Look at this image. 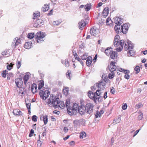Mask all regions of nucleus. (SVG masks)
I'll return each instance as SVG.
<instances>
[{"label":"nucleus","mask_w":147,"mask_h":147,"mask_svg":"<svg viewBox=\"0 0 147 147\" xmlns=\"http://www.w3.org/2000/svg\"><path fill=\"white\" fill-rule=\"evenodd\" d=\"M121 117H118L115 120L116 121L117 123H119L121 121Z\"/></svg>","instance_id":"obj_64"},{"label":"nucleus","mask_w":147,"mask_h":147,"mask_svg":"<svg viewBox=\"0 0 147 147\" xmlns=\"http://www.w3.org/2000/svg\"><path fill=\"white\" fill-rule=\"evenodd\" d=\"M139 113L140 114V115L138 116V120H141L143 117V113L141 111H139Z\"/></svg>","instance_id":"obj_46"},{"label":"nucleus","mask_w":147,"mask_h":147,"mask_svg":"<svg viewBox=\"0 0 147 147\" xmlns=\"http://www.w3.org/2000/svg\"><path fill=\"white\" fill-rule=\"evenodd\" d=\"M33 15V19L35 20V21L33 22V24H34V26L36 27V22L37 21V14L35 13H34Z\"/></svg>","instance_id":"obj_30"},{"label":"nucleus","mask_w":147,"mask_h":147,"mask_svg":"<svg viewBox=\"0 0 147 147\" xmlns=\"http://www.w3.org/2000/svg\"><path fill=\"white\" fill-rule=\"evenodd\" d=\"M86 134L84 131H82L80 134V137L81 139H83L86 137Z\"/></svg>","instance_id":"obj_34"},{"label":"nucleus","mask_w":147,"mask_h":147,"mask_svg":"<svg viewBox=\"0 0 147 147\" xmlns=\"http://www.w3.org/2000/svg\"><path fill=\"white\" fill-rule=\"evenodd\" d=\"M7 69L9 70H10L11 69L13 68V65H14V64L13 63H7Z\"/></svg>","instance_id":"obj_28"},{"label":"nucleus","mask_w":147,"mask_h":147,"mask_svg":"<svg viewBox=\"0 0 147 147\" xmlns=\"http://www.w3.org/2000/svg\"><path fill=\"white\" fill-rule=\"evenodd\" d=\"M95 116L96 117V118H97L98 117H100V115L99 114V112L98 111H97L96 114H95Z\"/></svg>","instance_id":"obj_61"},{"label":"nucleus","mask_w":147,"mask_h":147,"mask_svg":"<svg viewBox=\"0 0 147 147\" xmlns=\"http://www.w3.org/2000/svg\"><path fill=\"white\" fill-rule=\"evenodd\" d=\"M37 88V85L35 84H32L31 87V89L33 88Z\"/></svg>","instance_id":"obj_60"},{"label":"nucleus","mask_w":147,"mask_h":147,"mask_svg":"<svg viewBox=\"0 0 147 147\" xmlns=\"http://www.w3.org/2000/svg\"><path fill=\"white\" fill-rule=\"evenodd\" d=\"M114 21L117 25H121L123 23L122 20L118 17H116L114 18Z\"/></svg>","instance_id":"obj_15"},{"label":"nucleus","mask_w":147,"mask_h":147,"mask_svg":"<svg viewBox=\"0 0 147 147\" xmlns=\"http://www.w3.org/2000/svg\"><path fill=\"white\" fill-rule=\"evenodd\" d=\"M90 34L92 36H95L98 33V30L95 28H93L90 31Z\"/></svg>","instance_id":"obj_13"},{"label":"nucleus","mask_w":147,"mask_h":147,"mask_svg":"<svg viewBox=\"0 0 147 147\" xmlns=\"http://www.w3.org/2000/svg\"><path fill=\"white\" fill-rule=\"evenodd\" d=\"M109 11V9L108 7H106L104 9L102 13V15L105 18L108 15Z\"/></svg>","instance_id":"obj_20"},{"label":"nucleus","mask_w":147,"mask_h":147,"mask_svg":"<svg viewBox=\"0 0 147 147\" xmlns=\"http://www.w3.org/2000/svg\"><path fill=\"white\" fill-rule=\"evenodd\" d=\"M123 30V33L125 34L127 32L128 30V26L127 24H123L122 26H121V27Z\"/></svg>","instance_id":"obj_16"},{"label":"nucleus","mask_w":147,"mask_h":147,"mask_svg":"<svg viewBox=\"0 0 147 147\" xmlns=\"http://www.w3.org/2000/svg\"><path fill=\"white\" fill-rule=\"evenodd\" d=\"M69 91V88H65L63 89V93L66 96L68 93Z\"/></svg>","instance_id":"obj_33"},{"label":"nucleus","mask_w":147,"mask_h":147,"mask_svg":"<svg viewBox=\"0 0 147 147\" xmlns=\"http://www.w3.org/2000/svg\"><path fill=\"white\" fill-rule=\"evenodd\" d=\"M109 56H110L111 59H114L116 58L117 57V53L116 52L114 51H112Z\"/></svg>","instance_id":"obj_22"},{"label":"nucleus","mask_w":147,"mask_h":147,"mask_svg":"<svg viewBox=\"0 0 147 147\" xmlns=\"http://www.w3.org/2000/svg\"><path fill=\"white\" fill-rule=\"evenodd\" d=\"M88 96L92 99L95 102L98 101V102H100L102 101V97L101 96V92H97V91L93 93L92 91H89L88 93Z\"/></svg>","instance_id":"obj_3"},{"label":"nucleus","mask_w":147,"mask_h":147,"mask_svg":"<svg viewBox=\"0 0 147 147\" xmlns=\"http://www.w3.org/2000/svg\"><path fill=\"white\" fill-rule=\"evenodd\" d=\"M70 104V100L69 99H67L66 100V102H65V106L66 107H67V108L68 107H70L69 105Z\"/></svg>","instance_id":"obj_45"},{"label":"nucleus","mask_w":147,"mask_h":147,"mask_svg":"<svg viewBox=\"0 0 147 147\" xmlns=\"http://www.w3.org/2000/svg\"><path fill=\"white\" fill-rule=\"evenodd\" d=\"M79 27L81 30L83 29V28L86 25V23L84 20H82L78 23Z\"/></svg>","instance_id":"obj_19"},{"label":"nucleus","mask_w":147,"mask_h":147,"mask_svg":"<svg viewBox=\"0 0 147 147\" xmlns=\"http://www.w3.org/2000/svg\"><path fill=\"white\" fill-rule=\"evenodd\" d=\"M13 113L14 115L16 116L22 115V112L19 109H18L14 110Z\"/></svg>","instance_id":"obj_17"},{"label":"nucleus","mask_w":147,"mask_h":147,"mask_svg":"<svg viewBox=\"0 0 147 147\" xmlns=\"http://www.w3.org/2000/svg\"><path fill=\"white\" fill-rule=\"evenodd\" d=\"M15 82L17 87L19 88H22L23 82L22 79L17 78L15 80Z\"/></svg>","instance_id":"obj_12"},{"label":"nucleus","mask_w":147,"mask_h":147,"mask_svg":"<svg viewBox=\"0 0 147 147\" xmlns=\"http://www.w3.org/2000/svg\"><path fill=\"white\" fill-rule=\"evenodd\" d=\"M61 23L59 20L54 21L53 22V24L54 25H58Z\"/></svg>","instance_id":"obj_51"},{"label":"nucleus","mask_w":147,"mask_h":147,"mask_svg":"<svg viewBox=\"0 0 147 147\" xmlns=\"http://www.w3.org/2000/svg\"><path fill=\"white\" fill-rule=\"evenodd\" d=\"M106 83L102 81H99L96 84V86L98 88L97 92H101V95L103 92V90L105 89Z\"/></svg>","instance_id":"obj_5"},{"label":"nucleus","mask_w":147,"mask_h":147,"mask_svg":"<svg viewBox=\"0 0 147 147\" xmlns=\"http://www.w3.org/2000/svg\"><path fill=\"white\" fill-rule=\"evenodd\" d=\"M82 60H85L87 59V55L86 54H84L82 57Z\"/></svg>","instance_id":"obj_50"},{"label":"nucleus","mask_w":147,"mask_h":147,"mask_svg":"<svg viewBox=\"0 0 147 147\" xmlns=\"http://www.w3.org/2000/svg\"><path fill=\"white\" fill-rule=\"evenodd\" d=\"M44 85V82L43 80H41L39 81L38 84V89L40 90L41 88L43 89V88H45L44 87H43Z\"/></svg>","instance_id":"obj_21"},{"label":"nucleus","mask_w":147,"mask_h":147,"mask_svg":"<svg viewBox=\"0 0 147 147\" xmlns=\"http://www.w3.org/2000/svg\"><path fill=\"white\" fill-rule=\"evenodd\" d=\"M34 34L33 33H30L28 34L27 36L28 38L30 39H32L34 38Z\"/></svg>","instance_id":"obj_36"},{"label":"nucleus","mask_w":147,"mask_h":147,"mask_svg":"<svg viewBox=\"0 0 147 147\" xmlns=\"http://www.w3.org/2000/svg\"><path fill=\"white\" fill-rule=\"evenodd\" d=\"M106 22L107 25H109L112 22V21L111 20V18H108L106 20Z\"/></svg>","instance_id":"obj_44"},{"label":"nucleus","mask_w":147,"mask_h":147,"mask_svg":"<svg viewBox=\"0 0 147 147\" xmlns=\"http://www.w3.org/2000/svg\"><path fill=\"white\" fill-rule=\"evenodd\" d=\"M9 50L6 49L2 53V54L3 55H9Z\"/></svg>","instance_id":"obj_38"},{"label":"nucleus","mask_w":147,"mask_h":147,"mask_svg":"<svg viewBox=\"0 0 147 147\" xmlns=\"http://www.w3.org/2000/svg\"><path fill=\"white\" fill-rule=\"evenodd\" d=\"M21 65V62L20 61L17 60L16 62V66L17 69H19Z\"/></svg>","instance_id":"obj_42"},{"label":"nucleus","mask_w":147,"mask_h":147,"mask_svg":"<svg viewBox=\"0 0 147 147\" xmlns=\"http://www.w3.org/2000/svg\"><path fill=\"white\" fill-rule=\"evenodd\" d=\"M134 55V52L132 50H129V52L128 53V56H132Z\"/></svg>","instance_id":"obj_49"},{"label":"nucleus","mask_w":147,"mask_h":147,"mask_svg":"<svg viewBox=\"0 0 147 147\" xmlns=\"http://www.w3.org/2000/svg\"><path fill=\"white\" fill-rule=\"evenodd\" d=\"M30 103H26V105L28 109V111L29 112V114H30L31 113L30 112Z\"/></svg>","instance_id":"obj_37"},{"label":"nucleus","mask_w":147,"mask_h":147,"mask_svg":"<svg viewBox=\"0 0 147 147\" xmlns=\"http://www.w3.org/2000/svg\"><path fill=\"white\" fill-rule=\"evenodd\" d=\"M134 70L136 71V73L137 74L140 71V67L139 66H136L134 68Z\"/></svg>","instance_id":"obj_41"},{"label":"nucleus","mask_w":147,"mask_h":147,"mask_svg":"<svg viewBox=\"0 0 147 147\" xmlns=\"http://www.w3.org/2000/svg\"><path fill=\"white\" fill-rule=\"evenodd\" d=\"M69 62L68 60L67 59H65V65L66 67H68L69 66Z\"/></svg>","instance_id":"obj_56"},{"label":"nucleus","mask_w":147,"mask_h":147,"mask_svg":"<svg viewBox=\"0 0 147 147\" xmlns=\"http://www.w3.org/2000/svg\"><path fill=\"white\" fill-rule=\"evenodd\" d=\"M91 8V4L90 3H87L84 6V9L85 10L88 11Z\"/></svg>","instance_id":"obj_24"},{"label":"nucleus","mask_w":147,"mask_h":147,"mask_svg":"<svg viewBox=\"0 0 147 147\" xmlns=\"http://www.w3.org/2000/svg\"><path fill=\"white\" fill-rule=\"evenodd\" d=\"M102 79L104 80V81L103 82H105V83L106 82H107L108 80V77L107 76H105V75H102Z\"/></svg>","instance_id":"obj_47"},{"label":"nucleus","mask_w":147,"mask_h":147,"mask_svg":"<svg viewBox=\"0 0 147 147\" xmlns=\"http://www.w3.org/2000/svg\"><path fill=\"white\" fill-rule=\"evenodd\" d=\"M45 89L40 90L39 92V95L40 98L43 100H45L50 94L49 92Z\"/></svg>","instance_id":"obj_6"},{"label":"nucleus","mask_w":147,"mask_h":147,"mask_svg":"<svg viewBox=\"0 0 147 147\" xmlns=\"http://www.w3.org/2000/svg\"><path fill=\"white\" fill-rule=\"evenodd\" d=\"M116 63L115 61H111L109 66V70L111 72H115L117 68L116 66L115 65Z\"/></svg>","instance_id":"obj_10"},{"label":"nucleus","mask_w":147,"mask_h":147,"mask_svg":"<svg viewBox=\"0 0 147 147\" xmlns=\"http://www.w3.org/2000/svg\"><path fill=\"white\" fill-rule=\"evenodd\" d=\"M71 75V73L70 71L69 70H68L67 73H66V76L67 78H69V79H70L71 76H70Z\"/></svg>","instance_id":"obj_48"},{"label":"nucleus","mask_w":147,"mask_h":147,"mask_svg":"<svg viewBox=\"0 0 147 147\" xmlns=\"http://www.w3.org/2000/svg\"><path fill=\"white\" fill-rule=\"evenodd\" d=\"M119 36L116 35L115 37L114 40V45L116 47H119L116 49L117 51L118 52L121 51L123 49L124 41L122 40H119Z\"/></svg>","instance_id":"obj_2"},{"label":"nucleus","mask_w":147,"mask_h":147,"mask_svg":"<svg viewBox=\"0 0 147 147\" xmlns=\"http://www.w3.org/2000/svg\"><path fill=\"white\" fill-rule=\"evenodd\" d=\"M42 118L43 120L45 125H46L48 122V116L47 115L41 116L40 117V119H42Z\"/></svg>","instance_id":"obj_23"},{"label":"nucleus","mask_w":147,"mask_h":147,"mask_svg":"<svg viewBox=\"0 0 147 147\" xmlns=\"http://www.w3.org/2000/svg\"><path fill=\"white\" fill-rule=\"evenodd\" d=\"M141 128H140V129L137 130L135 132L134 134V135L133 136V137H135L137 134L139 132V131L140 130Z\"/></svg>","instance_id":"obj_59"},{"label":"nucleus","mask_w":147,"mask_h":147,"mask_svg":"<svg viewBox=\"0 0 147 147\" xmlns=\"http://www.w3.org/2000/svg\"><path fill=\"white\" fill-rule=\"evenodd\" d=\"M31 46V43L30 42H26L24 45V47L26 49H30Z\"/></svg>","instance_id":"obj_31"},{"label":"nucleus","mask_w":147,"mask_h":147,"mask_svg":"<svg viewBox=\"0 0 147 147\" xmlns=\"http://www.w3.org/2000/svg\"><path fill=\"white\" fill-rule=\"evenodd\" d=\"M49 9V5L46 4L44 5L42 9V10L43 11H48Z\"/></svg>","instance_id":"obj_29"},{"label":"nucleus","mask_w":147,"mask_h":147,"mask_svg":"<svg viewBox=\"0 0 147 147\" xmlns=\"http://www.w3.org/2000/svg\"><path fill=\"white\" fill-rule=\"evenodd\" d=\"M86 111L85 107L84 105H80L78 110V113L81 115H82L84 114Z\"/></svg>","instance_id":"obj_11"},{"label":"nucleus","mask_w":147,"mask_h":147,"mask_svg":"<svg viewBox=\"0 0 147 147\" xmlns=\"http://www.w3.org/2000/svg\"><path fill=\"white\" fill-rule=\"evenodd\" d=\"M59 99L58 98L56 97L53 94H51L50 98L47 100V102L48 105L50 104L53 105L55 108L59 107L61 109H63L65 107V105L63 101H59Z\"/></svg>","instance_id":"obj_1"},{"label":"nucleus","mask_w":147,"mask_h":147,"mask_svg":"<svg viewBox=\"0 0 147 147\" xmlns=\"http://www.w3.org/2000/svg\"><path fill=\"white\" fill-rule=\"evenodd\" d=\"M31 90L32 91L33 94L36 93V92H37V88H33L32 89H31Z\"/></svg>","instance_id":"obj_63"},{"label":"nucleus","mask_w":147,"mask_h":147,"mask_svg":"<svg viewBox=\"0 0 147 147\" xmlns=\"http://www.w3.org/2000/svg\"><path fill=\"white\" fill-rule=\"evenodd\" d=\"M121 25H116L114 27V29L116 32L117 33H120L121 32L123 33V30L121 27Z\"/></svg>","instance_id":"obj_14"},{"label":"nucleus","mask_w":147,"mask_h":147,"mask_svg":"<svg viewBox=\"0 0 147 147\" xmlns=\"http://www.w3.org/2000/svg\"><path fill=\"white\" fill-rule=\"evenodd\" d=\"M34 134V131L33 129H31L30 130L29 136V137H32Z\"/></svg>","instance_id":"obj_53"},{"label":"nucleus","mask_w":147,"mask_h":147,"mask_svg":"<svg viewBox=\"0 0 147 147\" xmlns=\"http://www.w3.org/2000/svg\"><path fill=\"white\" fill-rule=\"evenodd\" d=\"M77 60H78L80 63L82 65H83V61H82L81 59L78 57H76V58H75Z\"/></svg>","instance_id":"obj_54"},{"label":"nucleus","mask_w":147,"mask_h":147,"mask_svg":"<svg viewBox=\"0 0 147 147\" xmlns=\"http://www.w3.org/2000/svg\"><path fill=\"white\" fill-rule=\"evenodd\" d=\"M15 40H16V42L15 44V46L18 45L21 43V40L20 38H15Z\"/></svg>","instance_id":"obj_39"},{"label":"nucleus","mask_w":147,"mask_h":147,"mask_svg":"<svg viewBox=\"0 0 147 147\" xmlns=\"http://www.w3.org/2000/svg\"><path fill=\"white\" fill-rule=\"evenodd\" d=\"M45 33L44 32L40 31L39 33L37 32V43L42 42L44 41L43 38L45 37Z\"/></svg>","instance_id":"obj_7"},{"label":"nucleus","mask_w":147,"mask_h":147,"mask_svg":"<svg viewBox=\"0 0 147 147\" xmlns=\"http://www.w3.org/2000/svg\"><path fill=\"white\" fill-rule=\"evenodd\" d=\"M37 117L36 115H33L32 117V120L33 121H36Z\"/></svg>","instance_id":"obj_58"},{"label":"nucleus","mask_w":147,"mask_h":147,"mask_svg":"<svg viewBox=\"0 0 147 147\" xmlns=\"http://www.w3.org/2000/svg\"><path fill=\"white\" fill-rule=\"evenodd\" d=\"M112 51V49L111 48H107L105 50V53L107 55L109 56Z\"/></svg>","instance_id":"obj_26"},{"label":"nucleus","mask_w":147,"mask_h":147,"mask_svg":"<svg viewBox=\"0 0 147 147\" xmlns=\"http://www.w3.org/2000/svg\"><path fill=\"white\" fill-rule=\"evenodd\" d=\"M19 90L18 92L19 94L21 96H23L24 94V89L22 88H19Z\"/></svg>","instance_id":"obj_35"},{"label":"nucleus","mask_w":147,"mask_h":147,"mask_svg":"<svg viewBox=\"0 0 147 147\" xmlns=\"http://www.w3.org/2000/svg\"><path fill=\"white\" fill-rule=\"evenodd\" d=\"M84 122L83 119H82L79 120L76 119L74 121V123L75 124L77 125H80L82 124V123Z\"/></svg>","instance_id":"obj_25"},{"label":"nucleus","mask_w":147,"mask_h":147,"mask_svg":"<svg viewBox=\"0 0 147 147\" xmlns=\"http://www.w3.org/2000/svg\"><path fill=\"white\" fill-rule=\"evenodd\" d=\"M92 58L90 57H88L86 60V65L88 66H90L92 63Z\"/></svg>","instance_id":"obj_27"},{"label":"nucleus","mask_w":147,"mask_h":147,"mask_svg":"<svg viewBox=\"0 0 147 147\" xmlns=\"http://www.w3.org/2000/svg\"><path fill=\"white\" fill-rule=\"evenodd\" d=\"M8 73V71L6 70H4L2 73L1 75L3 77L5 78L6 77V75Z\"/></svg>","instance_id":"obj_40"},{"label":"nucleus","mask_w":147,"mask_h":147,"mask_svg":"<svg viewBox=\"0 0 147 147\" xmlns=\"http://www.w3.org/2000/svg\"><path fill=\"white\" fill-rule=\"evenodd\" d=\"M79 107L78 104L75 103H73L72 107H68L67 108L68 113L70 115L76 114L78 113Z\"/></svg>","instance_id":"obj_4"},{"label":"nucleus","mask_w":147,"mask_h":147,"mask_svg":"<svg viewBox=\"0 0 147 147\" xmlns=\"http://www.w3.org/2000/svg\"><path fill=\"white\" fill-rule=\"evenodd\" d=\"M42 144V142L40 140L37 141V146H39L40 147L41 146Z\"/></svg>","instance_id":"obj_62"},{"label":"nucleus","mask_w":147,"mask_h":147,"mask_svg":"<svg viewBox=\"0 0 147 147\" xmlns=\"http://www.w3.org/2000/svg\"><path fill=\"white\" fill-rule=\"evenodd\" d=\"M110 92L112 94H114L115 93V89L113 87L111 88Z\"/></svg>","instance_id":"obj_55"},{"label":"nucleus","mask_w":147,"mask_h":147,"mask_svg":"<svg viewBox=\"0 0 147 147\" xmlns=\"http://www.w3.org/2000/svg\"><path fill=\"white\" fill-rule=\"evenodd\" d=\"M43 23L44 22L42 19H37V27H40Z\"/></svg>","instance_id":"obj_32"},{"label":"nucleus","mask_w":147,"mask_h":147,"mask_svg":"<svg viewBox=\"0 0 147 147\" xmlns=\"http://www.w3.org/2000/svg\"><path fill=\"white\" fill-rule=\"evenodd\" d=\"M30 74L29 72L27 73L24 77V83L26 84L29 78Z\"/></svg>","instance_id":"obj_18"},{"label":"nucleus","mask_w":147,"mask_h":147,"mask_svg":"<svg viewBox=\"0 0 147 147\" xmlns=\"http://www.w3.org/2000/svg\"><path fill=\"white\" fill-rule=\"evenodd\" d=\"M127 107V105L126 103H125L124 105H123L122 107V109L124 110H125Z\"/></svg>","instance_id":"obj_57"},{"label":"nucleus","mask_w":147,"mask_h":147,"mask_svg":"<svg viewBox=\"0 0 147 147\" xmlns=\"http://www.w3.org/2000/svg\"><path fill=\"white\" fill-rule=\"evenodd\" d=\"M124 43L125 44L124 49L126 50H132L133 48V45L131 41H128L127 42H124Z\"/></svg>","instance_id":"obj_9"},{"label":"nucleus","mask_w":147,"mask_h":147,"mask_svg":"<svg viewBox=\"0 0 147 147\" xmlns=\"http://www.w3.org/2000/svg\"><path fill=\"white\" fill-rule=\"evenodd\" d=\"M115 72H111V73H109V79L113 78L115 76Z\"/></svg>","instance_id":"obj_43"},{"label":"nucleus","mask_w":147,"mask_h":147,"mask_svg":"<svg viewBox=\"0 0 147 147\" xmlns=\"http://www.w3.org/2000/svg\"><path fill=\"white\" fill-rule=\"evenodd\" d=\"M94 106L93 104L90 103L86 104L85 108L87 113L90 114L93 112Z\"/></svg>","instance_id":"obj_8"},{"label":"nucleus","mask_w":147,"mask_h":147,"mask_svg":"<svg viewBox=\"0 0 147 147\" xmlns=\"http://www.w3.org/2000/svg\"><path fill=\"white\" fill-rule=\"evenodd\" d=\"M142 105L141 103H139L138 104L136 105V108L137 109H139L142 107Z\"/></svg>","instance_id":"obj_52"}]
</instances>
